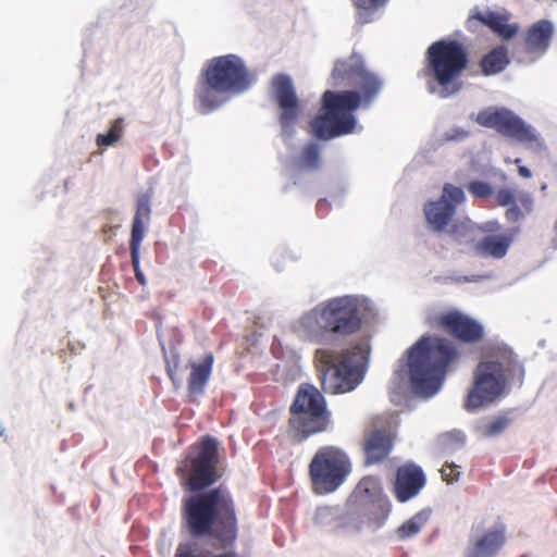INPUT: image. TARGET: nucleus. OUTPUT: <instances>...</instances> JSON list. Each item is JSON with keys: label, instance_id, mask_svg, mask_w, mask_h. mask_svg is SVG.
<instances>
[{"label": "nucleus", "instance_id": "20e7f679", "mask_svg": "<svg viewBox=\"0 0 557 557\" xmlns=\"http://www.w3.org/2000/svg\"><path fill=\"white\" fill-rule=\"evenodd\" d=\"M252 82L253 76L240 57L231 53L210 59L195 89L198 111L208 114L216 110L224 103V96L244 92Z\"/></svg>", "mask_w": 557, "mask_h": 557}, {"label": "nucleus", "instance_id": "f8f14e48", "mask_svg": "<svg viewBox=\"0 0 557 557\" xmlns=\"http://www.w3.org/2000/svg\"><path fill=\"white\" fill-rule=\"evenodd\" d=\"M271 88L273 99L281 110L278 122L283 135L290 136L300 113V103L292 78L286 74H276L272 77Z\"/></svg>", "mask_w": 557, "mask_h": 557}, {"label": "nucleus", "instance_id": "f3484780", "mask_svg": "<svg viewBox=\"0 0 557 557\" xmlns=\"http://www.w3.org/2000/svg\"><path fill=\"white\" fill-rule=\"evenodd\" d=\"M507 528L497 522L493 528L484 530L482 523L472 527L466 557H495L506 543Z\"/></svg>", "mask_w": 557, "mask_h": 557}, {"label": "nucleus", "instance_id": "6e6552de", "mask_svg": "<svg viewBox=\"0 0 557 557\" xmlns=\"http://www.w3.org/2000/svg\"><path fill=\"white\" fill-rule=\"evenodd\" d=\"M360 104L361 96L358 91H324L321 113L310 123L314 136L327 140L352 133L356 127L354 112Z\"/></svg>", "mask_w": 557, "mask_h": 557}, {"label": "nucleus", "instance_id": "473e14b6", "mask_svg": "<svg viewBox=\"0 0 557 557\" xmlns=\"http://www.w3.org/2000/svg\"><path fill=\"white\" fill-rule=\"evenodd\" d=\"M388 0H351L357 10V20L361 24L372 21V14Z\"/></svg>", "mask_w": 557, "mask_h": 557}, {"label": "nucleus", "instance_id": "b1692460", "mask_svg": "<svg viewBox=\"0 0 557 557\" xmlns=\"http://www.w3.org/2000/svg\"><path fill=\"white\" fill-rule=\"evenodd\" d=\"M364 70L362 60L355 54L337 60L331 73L332 86H352Z\"/></svg>", "mask_w": 557, "mask_h": 557}, {"label": "nucleus", "instance_id": "a211bd4d", "mask_svg": "<svg viewBox=\"0 0 557 557\" xmlns=\"http://www.w3.org/2000/svg\"><path fill=\"white\" fill-rule=\"evenodd\" d=\"M437 321L447 334L461 343L475 344L481 342L484 336L481 323L456 310L441 314Z\"/></svg>", "mask_w": 557, "mask_h": 557}, {"label": "nucleus", "instance_id": "ea45409f", "mask_svg": "<svg viewBox=\"0 0 557 557\" xmlns=\"http://www.w3.org/2000/svg\"><path fill=\"white\" fill-rule=\"evenodd\" d=\"M476 230H479L482 233H493V234H499V231L502 230V225L498 221H487L481 225H476Z\"/></svg>", "mask_w": 557, "mask_h": 557}, {"label": "nucleus", "instance_id": "58836bf2", "mask_svg": "<svg viewBox=\"0 0 557 557\" xmlns=\"http://www.w3.org/2000/svg\"><path fill=\"white\" fill-rule=\"evenodd\" d=\"M178 360H174L173 363L168 362L166 373L175 387L181 386V379L177 376Z\"/></svg>", "mask_w": 557, "mask_h": 557}, {"label": "nucleus", "instance_id": "39448f33", "mask_svg": "<svg viewBox=\"0 0 557 557\" xmlns=\"http://www.w3.org/2000/svg\"><path fill=\"white\" fill-rule=\"evenodd\" d=\"M459 359L455 344L444 337L422 336L408 350L409 381L416 394L435 395L450 366Z\"/></svg>", "mask_w": 557, "mask_h": 557}, {"label": "nucleus", "instance_id": "6ab92c4d", "mask_svg": "<svg viewBox=\"0 0 557 557\" xmlns=\"http://www.w3.org/2000/svg\"><path fill=\"white\" fill-rule=\"evenodd\" d=\"M426 476L422 468L413 462H406L396 470L393 493L399 503L414 498L424 488Z\"/></svg>", "mask_w": 557, "mask_h": 557}, {"label": "nucleus", "instance_id": "2f4dec72", "mask_svg": "<svg viewBox=\"0 0 557 557\" xmlns=\"http://www.w3.org/2000/svg\"><path fill=\"white\" fill-rule=\"evenodd\" d=\"M430 513L420 511L404 522L397 530V535L401 540H406L418 534L423 525L428 522Z\"/></svg>", "mask_w": 557, "mask_h": 557}, {"label": "nucleus", "instance_id": "393cba45", "mask_svg": "<svg viewBox=\"0 0 557 557\" xmlns=\"http://www.w3.org/2000/svg\"><path fill=\"white\" fill-rule=\"evenodd\" d=\"M393 447L391 436L380 430L369 433L363 443V451L366 455V465H374L384 460Z\"/></svg>", "mask_w": 557, "mask_h": 557}, {"label": "nucleus", "instance_id": "423d86ee", "mask_svg": "<svg viewBox=\"0 0 557 557\" xmlns=\"http://www.w3.org/2000/svg\"><path fill=\"white\" fill-rule=\"evenodd\" d=\"M467 48L457 40L441 39L431 44L425 52L423 76L428 78L431 92L448 98L458 92L460 81L468 67Z\"/></svg>", "mask_w": 557, "mask_h": 557}, {"label": "nucleus", "instance_id": "1a4fd4ad", "mask_svg": "<svg viewBox=\"0 0 557 557\" xmlns=\"http://www.w3.org/2000/svg\"><path fill=\"white\" fill-rule=\"evenodd\" d=\"M358 355L355 349L341 354L323 348L315 351L314 360L323 392L347 393L360 383L361 371L354 360Z\"/></svg>", "mask_w": 557, "mask_h": 557}, {"label": "nucleus", "instance_id": "0eeeda50", "mask_svg": "<svg viewBox=\"0 0 557 557\" xmlns=\"http://www.w3.org/2000/svg\"><path fill=\"white\" fill-rule=\"evenodd\" d=\"M331 423V412L321 392L313 385H299L289 407L287 436L299 444L310 436L325 432Z\"/></svg>", "mask_w": 557, "mask_h": 557}, {"label": "nucleus", "instance_id": "7c9ffc66", "mask_svg": "<svg viewBox=\"0 0 557 557\" xmlns=\"http://www.w3.org/2000/svg\"><path fill=\"white\" fill-rule=\"evenodd\" d=\"M476 225L471 222L469 219H466L465 221L455 223L450 230V236L453 237V240L457 245H466V244H472L475 243L474 240V234H475Z\"/></svg>", "mask_w": 557, "mask_h": 557}, {"label": "nucleus", "instance_id": "4468645a", "mask_svg": "<svg viewBox=\"0 0 557 557\" xmlns=\"http://www.w3.org/2000/svg\"><path fill=\"white\" fill-rule=\"evenodd\" d=\"M476 122L494 128L499 134L518 141H532L535 136L523 121L507 109H486L478 114Z\"/></svg>", "mask_w": 557, "mask_h": 557}, {"label": "nucleus", "instance_id": "cd10ccee", "mask_svg": "<svg viewBox=\"0 0 557 557\" xmlns=\"http://www.w3.org/2000/svg\"><path fill=\"white\" fill-rule=\"evenodd\" d=\"M354 85L358 86L361 90V102L363 101L366 104H369L382 88L381 79L367 70L362 72V75L359 76Z\"/></svg>", "mask_w": 557, "mask_h": 557}, {"label": "nucleus", "instance_id": "72a5a7b5", "mask_svg": "<svg viewBox=\"0 0 557 557\" xmlns=\"http://www.w3.org/2000/svg\"><path fill=\"white\" fill-rule=\"evenodd\" d=\"M510 419L506 413L494 417L487 423L480 425L478 431L483 437H495L502 434L509 425Z\"/></svg>", "mask_w": 557, "mask_h": 557}, {"label": "nucleus", "instance_id": "c9c22d12", "mask_svg": "<svg viewBox=\"0 0 557 557\" xmlns=\"http://www.w3.org/2000/svg\"><path fill=\"white\" fill-rule=\"evenodd\" d=\"M467 189L475 199H488L494 194L493 186L480 180L470 181L467 184Z\"/></svg>", "mask_w": 557, "mask_h": 557}, {"label": "nucleus", "instance_id": "2eb2a0df", "mask_svg": "<svg viewBox=\"0 0 557 557\" xmlns=\"http://www.w3.org/2000/svg\"><path fill=\"white\" fill-rule=\"evenodd\" d=\"M476 122L494 128L499 134L518 141H532L535 136L523 121L507 109H486L478 114Z\"/></svg>", "mask_w": 557, "mask_h": 557}, {"label": "nucleus", "instance_id": "f257e3e1", "mask_svg": "<svg viewBox=\"0 0 557 557\" xmlns=\"http://www.w3.org/2000/svg\"><path fill=\"white\" fill-rule=\"evenodd\" d=\"M219 442L205 435L193 445L176 467L182 486L191 494L181 504L182 524L194 539H212L231 548L238 537V518L234 497L223 486L211 487L222 478L219 469Z\"/></svg>", "mask_w": 557, "mask_h": 557}, {"label": "nucleus", "instance_id": "aec40b11", "mask_svg": "<svg viewBox=\"0 0 557 557\" xmlns=\"http://www.w3.org/2000/svg\"><path fill=\"white\" fill-rule=\"evenodd\" d=\"M517 230H508L499 234H487L473 243L472 250L482 258L503 259L507 256Z\"/></svg>", "mask_w": 557, "mask_h": 557}, {"label": "nucleus", "instance_id": "f03ea898", "mask_svg": "<svg viewBox=\"0 0 557 557\" xmlns=\"http://www.w3.org/2000/svg\"><path fill=\"white\" fill-rule=\"evenodd\" d=\"M524 367L517 354L505 344L484 348L472 373V386L465 399V409L474 411L505 396L513 385L521 386Z\"/></svg>", "mask_w": 557, "mask_h": 557}, {"label": "nucleus", "instance_id": "dca6fc26", "mask_svg": "<svg viewBox=\"0 0 557 557\" xmlns=\"http://www.w3.org/2000/svg\"><path fill=\"white\" fill-rule=\"evenodd\" d=\"M152 196V189H149L146 193H141L137 196L136 212L133 218L129 239L132 265L134 268L135 277L141 285L146 284V277L139 268V249L140 244L145 237L146 226L150 221Z\"/></svg>", "mask_w": 557, "mask_h": 557}, {"label": "nucleus", "instance_id": "4be33fe9", "mask_svg": "<svg viewBox=\"0 0 557 557\" xmlns=\"http://www.w3.org/2000/svg\"><path fill=\"white\" fill-rule=\"evenodd\" d=\"M554 26L548 20H540L531 25L524 36L525 51L531 54H543L549 47Z\"/></svg>", "mask_w": 557, "mask_h": 557}, {"label": "nucleus", "instance_id": "f704fd0d", "mask_svg": "<svg viewBox=\"0 0 557 557\" xmlns=\"http://www.w3.org/2000/svg\"><path fill=\"white\" fill-rule=\"evenodd\" d=\"M123 120H114L106 134H98L96 137V144L99 147H110L116 144L123 135Z\"/></svg>", "mask_w": 557, "mask_h": 557}, {"label": "nucleus", "instance_id": "9b49d317", "mask_svg": "<svg viewBox=\"0 0 557 557\" xmlns=\"http://www.w3.org/2000/svg\"><path fill=\"white\" fill-rule=\"evenodd\" d=\"M350 503H360L367 507V518L370 524L381 527L386 520L391 505L382 495V487L376 478L366 476L357 485Z\"/></svg>", "mask_w": 557, "mask_h": 557}, {"label": "nucleus", "instance_id": "a878e982", "mask_svg": "<svg viewBox=\"0 0 557 557\" xmlns=\"http://www.w3.org/2000/svg\"><path fill=\"white\" fill-rule=\"evenodd\" d=\"M472 20L487 26L503 39H510L518 32V27L516 25L507 24V18L494 11L487 10L485 12H480L476 10L471 14L468 23H471Z\"/></svg>", "mask_w": 557, "mask_h": 557}, {"label": "nucleus", "instance_id": "c756f323", "mask_svg": "<svg viewBox=\"0 0 557 557\" xmlns=\"http://www.w3.org/2000/svg\"><path fill=\"white\" fill-rule=\"evenodd\" d=\"M533 209V199L527 194L522 193L518 195L517 200L510 203L505 212V216L508 222H517L522 219L525 214L530 213Z\"/></svg>", "mask_w": 557, "mask_h": 557}, {"label": "nucleus", "instance_id": "bb28decb", "mask_svg": "<svg viewBox=\"0 0 557 557\" xmlns=\"http://www.w3.org/2000/svg\"><path fill=\"white\" fill-rule=\"evenodd\" d=\"M509 63L508 51L504 46H498L483 55L480 67L485 76L500 73Z\"/></svg>", "mask_w": 557, "mask_h": 557}, {"label": "nucleus", "instance_id": "9d476101", "mask_svg": "<svg viewBox=\"0 0 557 557\" xmlns=\"http://www.w3.org/2000/svg\"><path fill=\"white\" fill-rule=\"evenodd\" d=\"M351 471L348 456L335 446L320 447L309 463L312 491L318 495L335 492Z\"/></svg>", "mask_w": 557, "mask_h": 557}, {"label": "nucleus", "instance_id": "4c0bfd02", "mask_svg": "<svg viewBox=\"0 0 557 557\" xmlns=\"http://www.w3.org/2000/svg\"><path fill=\"white\" fill-rule=\"evenodd\" d=\"M458 466L455 463H446L441 469L442 479L447 483H453L458 480L460 472Z\"/></svg>", "mask_w": 557, "mask_h": 557}, {"label": "nucleus", "instance_id": "5701e85b", "mask_svg": "<svg viewBox=\"0 0 557 557\" xmlns=\"http://www.w3.org/2000/svg\"><path fill=\"white\" fill-rule=\"evenodd\" d=\"M213 362L214 358L211 352L207 354L199 362H189L187 367L190 370L187 381L189 397H197L203 394L212 373Z\"/></svg>", "mask_w": 557, "mask_h": 557}, {"label": "nucleus", "instance_id": "a19ab883", "mask_svg": "<svg viewBox=\"0 0 557 557\" xmlns=\"http://www.w3.org/2000/svg\"><path fill=\"white\" fill-rule=\"evenodd\" d=\"M513 163L518 166V172L521 177L530 178L532 176L531 171L527 166L521 165V159L517 158Z\"/></svg>", "mask_w": 557, "mask_h": 557}, {"label": "nucleus", "instance_id": "ddd939ff", "mask_svg": "<svg viewBox=\"0 0 557 557\" xmlns=\"http://www.w3.org/2000/svg\"><path fill=\"white\" fill-rule=\"evenodd\" d=\"M466 200L461 187L446 183L440 199L429 201L424 205L423 211L430 227L435 232H443L456 213V208Z\"/></svg>", "mask_w": 557, "mask_h": 557}, {"label": "nucleus", "instance_id": "e433bc0d", "mask_svg": "<svg viewBox=\"0 0 557 557\" xmlns=\"http://www.w3.org/2000/svg\"><path fill=\"white\" fill-rule=\"evenodd\" d=\"M518 196L516 193L507 187L499 188L495 194V200L497 206L507 207L517 200Z\"/></svg>", "mask_w": 557, "mask_h": 557}, {"label": "nucleus", "instance_id": "412c9836", "mask_svg": "<svg viewBox=\"0 0 557 557\" xmlns=\"http://www.w3.org/2000/svg\"><path fill=\"white\" fill-rule=\"evenodd\" d=\"M354 516V511L344 512L338 507L324 506L317 509L314 523L327 533L338 534L348 530Z\"/></svg>", "mask_w": 557, "mask_h": 557}, {"label": "nucleus", "instance_id": "7ed1b4c3", "mask_svg": "<svg viewBox=\"0 0 557 557\" xmlns=\"http://www.w3.org/2000/svg\"><path fill=\"white\" fill-rule=\"evenodd\" d=\"M363 306L359 297L344 295L324 300L300 319L306 336L317 344H331L334 339L358 333L363 323Z\"/></svg>", "mask_w": 557, "mask_h": 557}, {"label": "nucleus", "instance_id": "c85d7f7f", "mask_svg": "<svg viewBox=\"0 0 557 557\" xmlns=\"http://www.w3.org/2000/svg\"><path fill=\"white\" fill-rule=\"evenodd\" d=\"M296 166L299 170L315 171L321 165V151L315 143L306 144L296 158Z\"/></svg>", "mask_w": 557, "mask_h": 557}]
</instances>
